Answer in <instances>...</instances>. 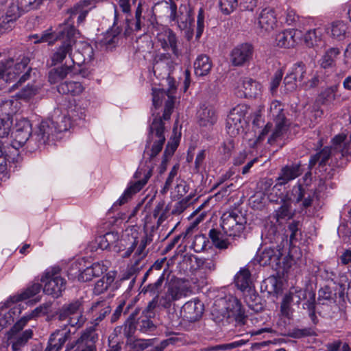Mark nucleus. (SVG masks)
I'll return each mask as SVG.
<instances>
[{
	"label": "nucleus",
	"mask_w": 351,
	"mask_h": 351,
	"mask_svg": "<svg viewBox=\"0 0 351 351\" xmlns=\"http://www.w3.org/2000/svg\"><path fill=\"white\" fill-rule=\"evenodd\" d=\"M165 100V105L162 117H155L149 127L148 136L144 150L145 163L141 165L134 173V178L136 181L130 182L120 198L113 204L112 207L121 206L126 203L131 197L140 191L152 176L155 166L154 158L161 152L165 137V121H168L171 115L174 106V97L171 90L165 91L163 89L152 88V102L155 109L159 108Z\"/></svg>",
	"instance_id": "obj_1"
},
{
	"label": "nucleus",
	"mask_w": 351,
	"mask_h": 351,
	"mask_svg": "<svg viewBox=\"0 0 351 351\" xmlns=\"http://www.w3.org/2000/svg\"><path fill=\"white\" fill-rule=\"evenodd\" d=\"M221 219L222 232L211 229L209 231V237L217 248L226 250L230 245V242L226 236L239 237L245 229L246 220L241 212L237 209L224 213Z\"/></svg>",
	"instance_id": "obj_2"
},
{
	"label": "nucleus",
	"mask_w": 351,
	"mask_h": 351,
	"mask_svg": "<svg viewBox=\"0 0 351 351\" xmlns=\"http://www.w3.org/2000/svg\"><path fill=\"white\" fill-rule=\"evenodd\" d=\"M30 59L21 55L16 59L8 58L0 62V79L6 82H16L12 86L15 88L29 80L36 72L29 66Z\"/></svg>",
	"instance_id": "obj_3"
},
{
	"label": "nucleus",
	"mask_w": 351,
	"mask_h": 351,
	"mask_svg": "<svg viewBox=\"0 0 351 351\" xmlns=\"http://www.w3.org/2000/svg\"><path fill=\"white\" fill-rule=\"evenodd\" d=\"M97 3V0H81L68 9L66 14L69 16L64 22L58 26V33L64 35L66 34L69 37H74L77 32L74 26L75 17L77 16L78 25L83 23L89 12L96 7Z\"/></svg>",
	"instance_id": "obj_4"
},
{
	"label": "nucleus",
	"mask_w": 351,
	"mask_h": 351,
	"mask_svg": "<svg viewBox=\"0 0 351 351\" xmlns=\"http://www.w3.org/2000/svg\"><path fill=\"white\" fill-rule=\"evenodd\" d=\"M190 292V287L185 281L172 278L165 284V291L160 296V305L163 308H169L173 302L186 297Z\"/></svg>",
	"instance_id": "obj_5"
},
{
	"label": "nucleus",
	"mask_w": 351,
	"mask_h": 351,
	"mask_svg": "<svg viewBox=\"0 0 351 351\" xmlns=\"http://www.w3.org/2000/svg\"><path fill=\"white\" fill-rule=\"evenodd\" d=\"M346 135H337L332 139V147H324L322 151L312 156L309 160V167L312 169L317 164L319 167H324L332 152L341 153L343 156L349 152L348 143L345 142Z\"/></svg>",
	"instance_id": "obj_6"
},
{
	"label": "nucleus",
	"mask_w": 351,
	"mask_h": 351,
	"mask_svg": "<svg viewBox=\"0 0 351 351\" xmlns=\"http://www.w3.org/2000/svg\"><path fill=\"white\" fill-rule=\"evenodd\" d=\"M83 312V300L78 299L64 304L57 313V316L60 321H66V324L80 328L85 322Z\"/></svg>",
	"instance_id": "obj_7"
},
{
	"label": "nucleus",
	"mask_w": 351,
	"mask_h": 351,
	"mask_svg": "<svg viewBox=\"0 0 351 351\" xmlns=\"http://www.w3.org/2000/svg\"><path fill=\"white\" fill-rule=\"evenodd\" d=\"M106 240L110 243L113 250L117 253H121V257L128 258L131 256L134 248L138 244V238L129 234L119 239L118 233L109 232L104 234Z\"/></svg>",
	"instance_id": "obj_8"
},
{
	"label": "nucleus",
	"mask_w": 351,
	"mask_h": 351,
	"mask_svg": "<svg viewBox=\"0 0 351 351\" xmlns=\"http://www.w3.org/2000/svg\"><path fill=\"white\" fill-rule=\"evenodd\" d=\"M59 267H52L46 271L41 278L44 283L43 291L53 298H58L66 288V280L60 274Z\"/></svg>",
	"instance_id": "obj_9"
},
{
	"label": "nucleus",
	"mask_w": 351,
	"mask_h": 351,
	"mask_svg": "<svg viewBox=\"0 0 351 351\" xmlns=\"http://www.w3.org/2000/svg\"><path fill=\"white\" fill-rule=\"evenodd\" d=\"M270 113L275 121V128L267 141L268 143L273 144L278 139H281L287 133L289 123L283 112V108L280 102L278 101L271 102Z\"/></svg>",
	"instance_id": "obj_10"
},
{
	"label": "nucleus",
	"mask_w": 351,
	"mask_h": 351,
	"mask_svg": "<svg viewBox=\"0 0 351 351\" xmlns=\"http://www.w3.org/2000/svg\"><path fill=\"white\" fill-rule=\"evenodd\" d=\"M18 102L16 99H0V137L7 138L12 125V116L17 112Z\"/></svg>",
	"instance_id": "obj_11"
},
{
	"label": "nucleus",
	"mask_w": 351,
	"mask_h": 351,
	"mask_svg": "<svg viewBox=\"0 0 351 351\" xmlns=\"http://www.w3.org/2000/svg\"><path fill=\"white\" fill-rule=\"evenodd\" d=\"M324 189L325 181L322 178L319 179L317 187L314 191H309L307 186L298 183L291 189V199L297 204L302 202L301 206L307 208L311 206L314 196H317V193L322 192Z\"/></svg>",
	"instance_id": "obj_12"
},
{
	"label": "nucleus",
	"mask_w": 351,
	"mask_h": 351,
	"mask_svg": "<svg viewBox=\"0 0 351 351\" xmlns=\"http://www.w3.org/2000/svg\"><path fill=\"white\" fill-rule=\"evenodd\" d=\"M99 336L94 327L86 328L80 337L66 345L65 351H97L96 342Z\"/></svg>",
	"instance_id": "obj_13"
},
{
	"label": "nucleus",
	"mask_w": 351,
	"mask_h": 351,
	"mask_svg": "<svg viewBox=\"0 0 351 351\" xmlns=\"http://www.w3.org/2000/svg\"><path fill=\"white\" fill-rule=\"evenodd\" d=\"M55 123L53 119L43 121L38 130L32 134L29 143L35 141L38 146L46 145L58 138Z\"/></svg>",
	"instance_id": "obj_14"
},
{
	"label": "nucleus",
	"mask_w": 351,
	"mask_h": 351,
	"mask_svg": "<svg viewBox=\"0 0 351 351\" xmlns=\"http://www.w3.org/2000/svg\"><path fill=\"white\" fill-rule=\"evenodd\" d=\"M247 112V108L243 104L237 105L230 110L226 119V130L231 136H236L243 130Z\"/></svg>",
	"instance_id": "obj_15"
},
{
	"label": "nucleus",
	"mask_w": 351,
	"mask_h": 351,
	"mask_svg": "<svg viewBox=\"0 0 351 351\" xmlns=\"http://www.w3.org/2000/svg\"><path fill=\"white\" fill-rule=\"evenodd\" d=\"M82 263V261L73 263L70 271L71 275H76V273H72V271L73 270H78V280L82 282L90 281L94 278L99 277L107 269V267L103 263L97 262L81 270L80 266Z\"/></svg>",
	"instance_id": "obj_16"
},
{
	"label": "nucleus",
	"mask_w": 351,
	"mask_h": 351,
	"mask_svg": "<svg viewBox=\"0 0 351 351\" xmlns=\"http://www.w3.org/2000/svg\"><path fill=\"white\" fill-rule=\"evenodd\" d=\"M32 124L27 119H21L16 123V130L14 133V141L10 147L14 149L16 154L19 147L23 146L29 140L32 134Z\"/></svg>",
	"instance_id": "obj_17"
},
{
	"label": "nucleus",
	"mask_w": 351,
	"mask_h": 351,
	"mask_svg": "<svg viewBox=\"0 0 351 351\" xmlns=\"http://www.w3.org/2000/svg\"><path fill=\"white\" fill-rule=\"evenodd\" d=\"M66 38V40L63 41L61 45L56 48L51 55L50 59L51 61V65H56L66 58L67 56L71 58L73 64H75V56H72L73 46L75 43L74 37H69L65 34L63 36H60V38Z\"/></svg>",
	"instance_id": "obj_18"
},
{
	"label": "nucleus",
	"mask_w": 351,
	"mask_h": 351,
	"mask_svg": "<svg viewBox=\"0 0 351 351\" xmlns=\"http://www.w3.org/2000/svg\"><path fill=\"white\" fill-rule=\"evenodd\" d=\"M71 339L70 330L57 329L50 335L44 351H60L66 343L73 341Z\"/></svg>",
	"instance_id": "obj_19"
},
{
	"label": "nucleus",
	"mask_w": 351,
	"mask_h": 351,
	"mask_svg": "<svg viewBox=\"0 0 351 351\" xmlns=\"http://www.w3.org/2000/svg\"><path fill=\"white\" fill-rule=\"evenodd\" d=\"M253 47L248 43L235 47L230 53V61L234 66H239L249 62L252 57Z\"/></svg>",
	"instance_id": "obj_20"
},
{
	"label": "nucleus",
	"mask_w": 351,
	"mask_h": 351,
	"mask_svg": "<svg viewBox=\"0 0 351 351\" xmlns=\"http://www.w3.org/2000/svg\"><path fill=\"white\" fill-rule=\"evenodd\" d=\"M204 312V304L199 300L186 302L181 308V315L190 322L197 321Z\"/></svg>",
	"instance_id": "obj_21"
},
{
	"label": "nucleus",
	"mask_w": 351,
	"mask_h": 351,
	"mask_svg": "<svg viewBox=\"0 0 351 351\" xmlns=\"http://www.w3.org/2000/svg\"><path fill=\"white\" fill-rule=\"evenodd\" d=\"M33 337L31 329L23 330L22 332H8V345L11 346L12 351H23L27 341Z\"/></svg>",
	"instance_id": "obj_22"
},
{
	"label": "nucleus",
	"mask_w": 351,
	"mask_h": 351,
	"mask_svg": "<svg viewBox=\"0 0 351 351\" xmlns=\"http://www.w3.org/2000/svg\"><path fill=\"white\" fill-rule=\"evenodd\" d=\"M302 36V34L300 30L291 29L279 32L276 34L275 39L277 46L284 48H291L297 44Z\"/></svg>",
	"instance_id": "obj_23"
},
{
	"label": "nucleus",
	"mask_w": 351,
	"mask_h": 351,
	"mask_svg": "<svg viewBox=\"0 0 351 351\" xmlns=\"http://www.w3.org/2000/svg\"><path fill=\"white\" fill-rule=\"evenodd\" d=\"M156 339H136L134 342V351H142L149 347H151L149 351H163L169 345L175 343L178 339L170 337L162 340L159 344L155 345Z\"/></svg>",
	"instance_id": "obj_24"
},
{
	"label": "nucleus",
	"mask_w": 351,
	"mask_h": 351,
	"mask_svg": "<svg viewBox=\"0 0 351 351\" xmlns=\"http://www.w3.org/2000/svg\"><path fill=\"white\" fill-rule=\"evenodd\" d=\"M197 119L200 127L210 128L216 123L217 115L212 106L203 104L197 112Z\"/></svg>",
	"instance_id": "obj_25"
},
{
	"label": "nucleus",
	"mask_w": 351,
	"mask_h": 351,
	"mask_svg": "<svg viewBox=\"0 0 351 351\" xmlns=\"http://www.w3.org/2000/svg\"><path fill=\"white\" fill-rule=\"evenodd\" d=\"M157 38L162 49H171L176 57L180 55L181 53L177 45L178 38L172 30L170 29H163L158 34Z\"/></svg>",
	"instance_id": "obj_26"
},
{
	"label": "nucleus",
	"mask_w": 351,
	"mask_h": 351,
	"mask_svg": "<svg viewBox=\"0 0 351 351\" xmlns=\"http://www.w3.org/2000/svg\"><path fill=\"white\" fill-rule=\"evenodd\" d=\"M302 173L300 164H293L282 167L280 170L278 177L276 179V184L274 186H282L291 180L299 177Z\"/></svg>",
	"instance_id": "obj_27"
},
{
	"label": "nucleus",
	"mask_w": 351,
	"mask_h": 351,
	"mask_svg": "<svg viewBox=\"0 0 351 351\" xmlns=\"http://www.w3.org/2000/svg\"><path fill=\"white\" fill-rule=\"evenodd\" d=\"M90 313L93 314V324L94 327L99 325V324L109 314L111 311L110 304L106 300H99L92 304L90 308ZM96 330V329H95Z\"/></svg>",
	"instance_id": "obj_28"
},
{
	"label": "nucleus",
	"mask_w": 351,
	"mask_h": 351,
	"mask_svg": "<svg viewBox=\"0 0 351 351\" xmlns=\"http://www.w3.org/2000/svg\"><path fill=\"white\" fill-rule=\"evenodd\" d=\"M276 22L275 12L272 8L262 10L258 17V25L262 31L269 32L274 29Z\"/></svg>",
	"instance_id": "obj_29"
},
{
	"label": "nucleus",
	"mask_w": 351,
	"mask_h": 351,
	"mask_svg": "<svg viewBox=\"0 0 351 351\" xmlns=\"http://www.w3.org/2000/svg\"><path fill=\"white\" fill-rule=\"evenodd\" d=\"M282 254L280 250L267 247L256 256V261L260 265H278Z\"/></svg>",
	"instance_id": "obj_30"
},
{
	"label": "nucleus",
	"mask_w": 351,
	"mask_h": 351,
	"mask_svg": "<svg viewBox=\"0 0 351 351\" xmlns=\"http://www.w3.org/2000/svg\"><path fill=\"white\" fill-rule=\"evenodd\" d=\"M75 66L64 64L61 66L51 69L48 73V80L50 84H54L60 82L71 73H76L74 71Z\"/></svg>",
	"instance_id": "obj_31"
},
{
	"label": "nucleus",
	"mask_w": 351,
	"mask_h": 351,
	"mask_svg": "<svg viewBox=\"0 0 351 351\" xmlns=\"http://www.w3.org/2000/svg\"><path fill=\"white\" fill-rule=\"evenodd\" d=\"M156 10L163 16L167 17L170 21H179V16L177 12V5L172 1H162L155 5Z\"/></svg>",
	"instance_id": "obj_32"
},
{
	"label": "nucleus",
	"mask_w": 351,
	"mask_h": 351,
	"mask_svg": "<svg viewBox=\"0 0 351 351\" xmlns=\"http://www.w3.org/2000/svg\"><path fill=\"white\" fill-rule=\"evenodd\" d=\"M121 32V29L119 27H114L108 31L99 41L100 47L106 50L114 48L119 42Z\"/></svg>",
	"instance_id": "obj_33"
},
{
	"label": "nucleus",
	"mask_w": 351,
	"mask_h": 351,
	"mask_svg": "<svg viewBox=\"0 0 351 351\" xmlns=\"http://www.w3.org/2000/svg\"><path fill=\"white\" fill-rule=\"evenodd\" d=\"M241 97H254L258 94L261 85L253 79L247 77H243L241 80Z\"/></svg>",
	"instance_id": "obj_34"
},
{
	"label": "nucleus",
	"mask_w": 351,
	"mask_h": 351,
	"mask_svg": "<svg viewBox=\"0 0 351 351\" xmlns=\"http://www.w3.org/2000/svg\"><path fill=\"white\" fill-rule=\"evenodd\" d=\"M226 308L228 313V317H233L236 321H241L244 318V311L241 304L236 298L228 299Z\"/></svg>",
	"instance_id": "obj_35"
},
{
	"label": "nucleus",
	"mask_w": 351,
	"mask_h": 351,
	"mask_svg": "<svg viewBox=\"0 0 351 351\" xmlns=\"http://www.w3.org/2000/svg\"><path fill=\"white\" fill-rule=\"evenodd\" d=\"M348 27L347 24L342 21H336L332 22L328 29L330 36L337 40L341 41L346 38Z\"/></svg>",
	"instance_id": "obj_36"
},
{
	"label": "nucleus",
	"mask_w": 351,
	"mask_h": 351,
	"mask_svg": "<svg viewBox=\"0 0 351 351\" xmlns=\"http://www.w3.org/2000/svg\"><path fill=\"white\" fill-rule=\"evenodd\" d=\"M234 283L242 291L251 288V273L247 268H241L234 276Z\"/></svg>",
	"instance_id": "obj_37"
},
{
	"label": "nucleus",
	"mask_w": 351,
	"mask_h": 351,
	"mask_svg": "<svg viewBox=\"0 0 351 351\" xmlns=\"http://www.w3.org/2000/svg\"><path fill=\"white\" fill-rule=\"evenodd\" d=\"M212 68V63L208 56L206 55H199L194 62L195 73L197 76H204L207 75Z\"/></svg>",
	"instance_id": "obj_38"
},
{
	"label": "nucleus",
	"mask_w": 351,
	"mask_h": 351,
	"mask_svg": "<svg viewBox=\"0 0 351 351\" xmlns=\"http://www.w3.org/2000/svg\"><path fill=\"white\" fill-rule=\"evenodd\" d=\"M196 268L202 270L205 274H208L215 271L217 268V260L215 257L210 258L194 257Z\"/></svg>",
	"instance_id": "obj_39"
},
{
	"label": "nucleus",
	"mask_w": 351,
	"mask_h": 351,
	"mask_svg": "<svg viewBox=\"0 0 351 351\" xmlns=\"http://www.w3.org/2000/svg\"><path fill=\"white\" fill-rule=\"evenodd\" d=\"M84 88L80 82L66 81L58 86L57 90L60 94L77 95L82 93Z\"/></svg>",
	"instance_id": "obj_40"
},
{
	"label": "nucleus",
	"mask_w": 351,
	"mask_h": 351,
	"mask_svg": "<svg viewBox=\"0 0 351 351\" xmlns=\"http://www.w3.org/2000/svg\"><path fill=\"white\" fill-rule=\"evenodd\" d=\"M169 208L165 204L164 200L159 201L153 210V217L157 219L156 228H158L168 218Z\"/></svg>",
	"instance_id": "obj_41"
},
{
	"label": "nucleus",
	"mask_w": 351,
	"mask_h": 351,
	"mask_svg": "<svg viewBox=\"0 0 351 351\" xmlns=\"http://www.w3.org/2000/svg\"><path fill=\"white\" fill-rule=\"evenodd\" d=\"M41 289V285L39 283H34L29 287H28L24 292L22 293L14 295L10 297V300L7 301L6 306H8V303L10 302H16L19 301H22L26 299H28L31 297L34 296L38 293L40 292Z\"/></svg>",
	"instance_id": "obj_42"
},
{
	"label": "nucleus",
	"mask_w": 351,
	"mask_h": 351,
	"mask_svg": "<svg viewBox=\"0 0 351 351\" xmlns=\"http://www.w3.org/2000/svg\"><path fill=\"white\" fill-rule=\"evenodd\" d=\"M153 241V235L152 233L145 234L140 240H138V244L134 248L133 256H141L146 258L149 251L146 249L147 246L149 245Z\"/></svg>",
	"instance_id": "obj_43"
},
{
	"label": "nucleus",
	"mask_w": 351,
	"mask_h": 351,
	"mask_svg": "<svg viewBox=\"0 0 351 351\" xmlns=\"http://www.w3.org/2000/svg\"><path fill=\"white\" fill-rule=\"evenodd\" d=\"M137 331L142 334H149L156 330V325L148 315H142L137 319Z\"/></svg>",
	"instance_id": "obj_44"
},
{
	"label": "nucleus",
	"mask_w": 351,
	"mask_h": 351,
	"mask_svg": "<svg viewBox=\"0 0 351 351\" xmlns=\"http://www.w3.org/2000/svg\"><path fill=\"white\" fill-rule=\"evenodd\" d=\"M3 139L0 137V173L6 172L11 158L8 154L10 147L6 146Z\"/></svg>",
	"instance_id": "obj_45"
},
{
	"label": "nucleus",
	"mask_w": 351,
	"mask_h": 351,
	"mask_svg": "<svg viewBox=\"0 0 351 351\" xmlns=\"http://www.w3.org/2000/svg\"><path fill=\"white\" fill-rule=\"evenodd\" d=\"M281 202V206L276 210L275 217L277 221L290 219L293 216L290 201L289 199H282Z\"/></svg>",
	"instance_id": "obj_46"
},
{
	"label": "nucleus",
	"mask_w": 351,
	"mask_h": 351,
	"mask_svg": "<svg viewBox=\"0 0 351 351\" xmlns=\"http://www.w3.org/2000/svg\"><path fill=\"white\" fill-rule=\"evenodd\" d=\"M71 114H70L69 117L60 115L57 117L56 119H53V123H55V126L58 134L66 132L71 128L72 122L70 116H71L74 120H76V119L74 118L73 112L71 111Z\"/></svg>",
	"instance_id": "obj_47"
},
{
	"label": "nucleus",
	"mask_w": 351,
	"mask_h": 351,
	"mask_svg": "<svg viewBox=\"0 0 351 351\" xmlns=\"http://www.w3.org/2000/svg\"><path fill=\"white\" fill-rule=\"evenodd\" d=\"M63 36L64 34H60L58 28L56 32H49L46 31L40 35L34 34L31 38L36 39L34 43H48L49 45H52L55 40L60 39V36Z\"/></svg>",
	"instance_id": "obj_48"
},
{
	"label": "nucleus",
	"mask_w": 351,
	"mask_h": 351,
	"mask_svg": "<svg viewBox=\"0 0 351 351\" xmlns=\"http://www.w3.org/2000/svg\"><path fill=\"white\" fill-rule=\"evenodd\" d=\"M245 302L247 306L255 311H258L261 309L260 304V298L252 288L245 290Z\"/></svg>",
	"instance_id": "obj_49"
},
{
	"label": "nucleus",
	"mask_w": 351,
	"mask_h": 351,
	"mask_svg": "<svg viewBox=\"0 0 351 351\" xmlns=\"http://www.w3.org/2000/svg\"><path fill=\"white\" fill-rule=\"evenodd\" d=\"M288 72L297 80L299 84H301L306 74V64L302 61L298 62L293 64Z\"/></svg>",
	"instance_id": "obj_50"
},
{
	"label": "nucleus",
	"mask_w": 351,
	"mask_h": 351,
	"mask_svg": "<svg viewBox=\"0 0 351 351\" xmlns=\"http://www.w3.org/2000/svg\"><path fill=\"white\" fill-rule=\"evenodd\" d=\"M135 317L136 313H131L123 326L120 328V330L123 329L124 336L128 338L133 336L134 332L137 331V321H135Z\"/></svg>",
	"instance_id": "obj_51"
},
{
	"label": "nucleus",
	"mask_w": 351,
	"mask_h": 351,
	"mask_svg": "<svg viewBox=\"0 0 351 351\" xmlns=\"http://www.w3.org/2000/svg\"><path fill=\"white\" fill-rule=\"evenodd\" d=\"M145 258L132 256L130 264L128 267L127 274L128 277H132L138 273L145 266Z\"/></svg>",
	"instance_id": "obj_52"
},
{
	"label": "nucleus",
	"mask_w": 351,
	"mask_h": 351,
	"mask_svg": "<svg viewBox=\"0 0 351 351\" xmlns=\"http://www.w3.org/2000/svg\"><path fill=\"white\" fill-rule=\"evenodd\" d=\"M248 340L240 339L228 343L217 345L215 346H209L205 349L206 351H225L230 350L238 347H241L247 343Z\"/></svg>",
	"instance_id": "obj_53"
},
{
	"label": "nucleus",
	"mask_w": 351,
	"mask_h": 351,
	"mask_svg": "<svg viewBox=\"0 0 351 351\" xmlns=\"http://www.w3.org/2000/svg\"><path fill=\"white\" fill-rule=\"evenodd\" d=\"M322 36V30L320 28L308 30L304 36V40L308 47H313L319 41Z\"/></svg>",
	"instance_id": "obj_54"
},
{
	"label": "nucleus",
	"mask_w": 351,
	"mask_h": 351,
	"mask_svg": "<svg viewBox=\"0 0 351 351\" xmlns=\"http://www.w3.org/2000/svg\"><path fill=\"white\" fill-rule=\"evenodd\" d=\"M21 313V308L19 306H14L6 314L3 316L0 315V331L3 330L8 324H10L14 321V316H16Z\"/></svg>",
	"instance_id": "obj_55"
},
{
	"label": "nucleus",
	"mask_w": 351,
	"mask_h": 351,
	"mask_svg": "<svg viewBox=\"0 0 351 351\" xmlns=\"http://www.w3.org/2000/svg\"><path fill=\"white\" fill-rule=\"evenodd\" d=\"M80 47L78 48L79 54L83 57L81 62H90L93 59L94 51L92 46L86 42H80Z\"/></svg>",
	"instance_id": "obj_56"
},
{
	"label": "nucleus",
	"mask_w": 351,
	"mask_h": 351,
	"mask_svg": "<svg viewBox=\"0 0 351 351\" xmlns=\"http://www.w3.org/2000/svg\"><path fill=\"white\" fill-rule=\"evenodd\" d=\"M339 54V50L337 48H330L322 57L321 65L323 68L326 69L330 67L337 56Z\"/></svg>",
	"instance_id": "obj_57"
},
{
	"label": "nucleus",
	"mask_w": 351,
	"mask_h": 351,
	"mask_svg": "<svg viewBox=\"0 0 351 351\" xmlns=\"http://www.w3.org/2000/svg\"><path fill=\"white\" fill-rule=\"evenodd\" d=\"M193 196L189 195L180 201L176 202L171 210V214L178 215L182 213L191 204Z\"/></svg>",
	"instance_id": "obj_58"
},
{
	"label": "nucleus",
	"mask_w": 351,
	"mask_h": 351,
	"mask_svg": "<svg viewBox=\"0 0 351 351\" xmlns=\"http://www.w3.org/2000/svg\"><path fill=\"white\" fill-rule=\"evenodd\" d=\"M165 271L161 274L159 278L156 280V281L154 283L149 284L147 287H145V291L149 293L152 295H158L159 291H160L162 284L165 281Z\"/></svg>",
	"instance_id": "obj_59"
},
{
	"label": "nucleus",
	"mask_w": 351,
	"mask_h": 351,
	"mask_svg": "<svg viewBox=\"0 0 351 351\" xmlns=\"http://www.w3.org/2000/svg\"><path fill=\"white\" fill-rule=\"evenodd\" d=\"M40 86L34 84H27L19 93V97L21 99L28 100L34 95H37Z\"/></svg>",
	"instance_id": "obj_60"
},
{
	"label": "nucleus",
	"mask_w": 351,
	"mask_h": 351,
	"mask_svg": "<svg viewBox=\"0 0 351 351\" xmlns=\"http://www.w3.org/2000/svg\"><path fill=\"white\" fill-rule=\"evenodd\" d=\"M113 281V279L110 276L103 277L99 279L95 285L94 292L96 294H101L106 291L110 285Z\"/></svg>",
	"instance_id": "obj_61"
},
{
	"label": "nucleus",
	"mask_w": 351,
	"mask_h": 351,
	"mask_svg": "<svg viewBox=\"0 0 351 351\" xmlns=\"http://www.w3.org/2000/svg\"><path fill=\"white\" fill-rule=\"evenodd\" d=\"M219 8L225 14H230L238 5V0H219Z\"/></svg>",
	"instance_id": "obj_62"
},
{
	"label": "nucleus",
	"mask_w": 351,
	"mask_h": 351,
	"mask_svg": "<svg viewBox=\"0 0 351 351\" xmlns=\"http://www.w3.org/2000/svg\"><path fill=\"white\" fill-rule=\"evenodd\" d=\"M23 13H24V12L22 11L19 8V5L14 0L9 6L5 16L12 19L14 21H16V20L19 19Z\"/></svg>",
	"instance_id": "obj_63"
},
{
	"label": "nucleus",
	"mask_w": 351,
	"mask_h": 351,
	"mask_svg": "<svg viewBox=\"0 0 351 351\" xmlns=\"http://www.w3.org/2000/svg\"><path fill=\"white\" fill-rule=\"evenodd\" d=\"M178 169H179V165L178 164H176L175 165L172 169H171L169 173V176L165 181V185L164 186L162 187V189L160 190V193L162 194H166L167 192L169 190L173 182V180L175 178V177L177 176L178 174Z\"/></svg>",
	"instance_id": "obj_64"
}]
</instances>
